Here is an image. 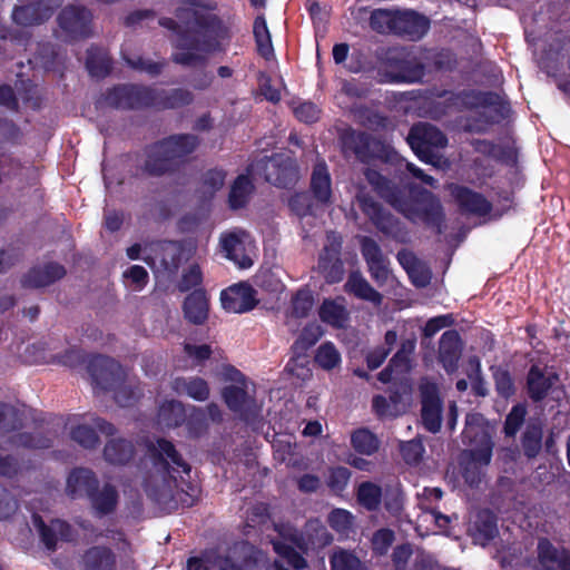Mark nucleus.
Wrapping results in <instances>:
<instances>
[{
    "mask_svg": "<svg viewBox=\"0 0 570 570\" xmlns=\"http://www.w3.org/2000/svg\"><path fill=\"white\" fill-rule=\"evenodd\" d=\"M279 538L273 539V548L277 554L275 570H301L306 568V560L295 550L303 552L322 549L333 541L332 534L320 520H309L303 533H298L291 524L275 525Z\"/></svg>",
    "mask_w": 570,
    "mask_h": 570,
    "instance_id": "nucleus-1",
    "label": "nucleus"
},
{
    "mask_svg": "<svg viewBox=\"0 0 570 570\" xmlns=\"http://www.w3.org/2000/svg\"><path fill=\"white\" fill-rule=\"evenodd\" d=\"M365 176L377 194L409 219L428 224H438L441 220V205L430 191L407 186L396 189L372 169H368Z\"/></svg>",
    "mask_w": 570,
    "mask_h": 570,
    "instance_id": "nucleus-2",
    "label": "nucleus"
},
{
    "mask_svg": "<svg viewBox=\"0 0 570 570\" xmlns=\"http://www.w3.org/2000/svg\"><path fill=\"white\" fill-rule=\"evenodd\" d=\"M147 454L153 464V472L146 480L147 494L158 503H168L173 498L175 478L173 472L188 473L189 465L180 458L174 445L166 440L147 445Z\"/></svg>",
    "mask_w": 570,
    "mask_h": 570,
    "instance_id": "nucleus-3",
    "label": "nucleus"
},
{
    "mask_svg": "<svg viewBox=\"0 0 570 570\" xmlns=\"http://www.w3.org/2000/svg\"><path fill=\"white\" fill-rule=\"evenodd\" d=\"M463 439L470 446L462 453L464 479L474 485L480 482L481 469L490 463L493 448L489 429L480 414L466 416Z\"/></svg>",
    "mask_w": 570,
    "mask_h": 570,
    "instance_id": "nucleus-4",
    "label": "nucleus"
},
{
    "mask_svg": "<svg viewBox=\"0 0 570 570\" xmlns=\"http://www.w3.org/2000/svg\"><path fill=\"white\" fill-rule=\"evenodd\" d=\"M197 145L193 135L171 136L151 147L145 168L151 175H160L194 151Z\"/></svg>",
    "mask_w": 570,
    "mask_h": 570,
    "instance_id": "nucleus-5",
    "label": "nucleus"
},
{
    "mask_svg": "<svg viewBox=\"0 0 570 570\" xmlns=\"http://www.w3.org/2000/svg\"><path fill=\"white\" fill-rule=\"evenodd\" d=\"M21 424L20 411L12 405L0 403V448L6 450L20 446L45 449L50 445V440L47 438L16 433Z\"/></svg>",
    "mask_w": 570,
    "mask_h": 570,
    "instance_id": "nucleus-6",
    "label": "nucleus"
},
{
    "mask_svg": "<svg viewBox=\"0 0 570 570\" xmlns=\"http://www.w3.org/2000/svg\"><path fill=\"white\" fill-rule=\"evenodd\" d=\"M407 142L421 160L440 168L446 165L439 150L446 146L448 140L434 126L424 122L413 126Z\"/></svg>",
    "mask_w": 570,
    "mask_h": 570,
    "instance_id": "nucleus-7",
    "label": "nucleus"
},
{
    "mask_svg": "<svg viewBox=\"0 0 570 570\" xmlns=\"http://www.w3.org/2000/svg\"><path fill=\"white\" fill-rule=\"evenodd\" d=\"M88 370L97 385L105 390H116L115 399L121 406L130 405L135 400V396L128 395L126 387L122 386L126 374L116 361L99 355L89 362Z\"/></svg>",
    "mask_w": 570,
    "mask_h": 570,
    "instance_id": "nucleus-8",
    "label": "nucleus"
},
{
    "mask_svg": "<svg viewBox=\"0 0 570 570\" xmlns=\"http://www.w3.org/2000/svg\"><path fill=\"white\" fill-rule=\"evenodd\" d=\"M248 174L254 178L261 177L281 187H286L297 179L296 165L287 154H277L253 163L248 168Z\"/></svg>",
    "mask_w": 570,
    "mask_h": 570,
    "instance_id": "nucleus-9",
    "label": "nucleus"
},
{
    "mask_svg": "<svg viewBox=\"0 0 570 570\" xmlns=\"http://www.w3.org/2000/svg\"><path fill=\"white\" fill-rule=\"evenodd\" d=\"M148 90L136 86H122L115 88L109 100L119 108H136L144 105H157L164 108H175L187 104L191 100V96L185 90H175L173 95L164 102H155L147 99Z\"/></svg>",
    "mask_w": 570,
    "mask_h": 570,
    "instance_id": "nucleus-10",
    "label": "nucleus"
},
{
    "mask_svg": "<svg viewBox=\"0 0 570 570\" xmlns=\"http://www.w3.org/2000/svg\"><path fill=\"white\" fill-rule=\"evenodd\" d=\"M227 374L234 383L223 390L224 401L232 411L245 416L257 407L253 396L254 385L234 367L228 368Z\"/></svg>",
    "mask_w": 570,
    "mask_h": 570,
    "instance_id": "nucleus-11",
    "label": "nucleus"
},
{
    "mask_svg": "<svg viewBox=\"0 0 570 570\" xmlns=\"http://www.w3.org/2000/svg\"><path fill=\"white\" fill-rule=\"evenodd\" d=\"M220 247L225 256L240 268H248L253 265L250 256L253 252V240L245 230L233 229L224 233L220 236Z\"/></svg>",
    "mask_w": 570,
    "mask_h": 570,
    "instance_id": "nucleus-12",
    "label": "nucleus"
},
{
    "mask_svg": "<svg viewBox=\"0 0 570 570\" xmlns=\"http://www.w3.org/2000/svg\"><path fill=\"white\" fill-rule=\"evenodd\" d=\"M443 492L439 488H425L421 494H419V508L421 513L417 517V530L425 525L426 532L431 529L430 523H434L436 528L443 530L450 523V518L436 511L435 503L441 500Z\"/></svg>",
    "mask_w": 570,
    "mask_h": 570,
    "instance_id": "nucleus-13",
    "label": "nucleus"
},
{
    "mask_svg": "<svg viewBox=\"0 0 570 570\" xmlns=\"http://www.w3.org/2000/svg\"><path fill=\"white\" fill-rule=\"evenodd\" d=\"M58 23L69 38H85L91 32V13L82 7H67L59 13Z\"/></svg>",
    "mask_w": 570,
    "mask_h": 570,
    "instance_id": "nucleus-14",
    "label": "nucleus"
},
{
    "mask_svg": "<svg viewBox=\"0 0 570 570\" xmlns=\"http://www.w3.org/2000/svg\"><path fill=\"white\" fill-rule=\"evenodd\" d=\"M220 302L227 312L246 313L257 304L256 292L248 284H235L222 292Z\"/></svg>",
    "mask_w": 570,
    "mask_h": 570,
    "instance_id": "nucleus-15",
    "label": "nucleus"
},
{
    "mask_svg": "<svg viewBox=\"0 0 570 570\" xmlns=\"http://www.w3.org/2000/svg\"><path fill=\"white\" fill-rule=\"evenodd\" d=\"M422 396V421L430 432H438L441 428V401L434 383L424 381L420 385Z\"/></svg>",
    "mask_w": 570,
    "mask_h": 570,
    "instance_id": "nucleus-16",
    "label": "nucleus"
},
{
    "mask_svg": "<svg viewBox=\"0 0 570 570\" xmlns=\"http://www.w3.org/2000/svg\"><path fill=\"white\" fill-rule=\"evenodd\" d=\"M537 570H570V553L541 539L538 543Z\"/></svg>",
    "mask_w": 570,
    "mask_h": 570,
    "instance_id": "nucleus-17",
    "label": "nucleus"
},
{
    "mask_svg": "<svg viewBox=\"0 0 570 570\" xmlns=\"http://www.w3.org/2000/svg\"><path fill=\"white\" fill-rule=\"evenodd\" d=\"M238 550L243 553H247L250 548L247 544L235 547L233 550V556L218 558L215 560L212 567H218L219 570H249L250 567L256 563V560L252 561L250 559H246L242 566H237L233 562V558ZM209 563H212V557L209 554H207L205 558H190L187 562V570H209Z\"/></svg>",
    "mask_w": 570,
    "mask_h": 570,
    "instance_id": "nucleus-18",
    "label": "nucleus"
},
{
    "mask_svg": "<svg viewBox=\"0 0 570 570\" xmlns=\"http://www.w3.org/2000/svg\"><path fill=\"white\" fill-rule=\"evenodd\" d=\"M429 20L414 11H396L394 33L406 36L412 40L422 38L429 30Z\"/></svg>",
    "mask_w": 570,
    "mask_h": 570,
    "instance_id": "nucleus-19",
    "label": "nucleus"
},
{
    "mask_svg": "<svg viewBox=\"0 0 570 570\" xmlns=\"http://www.w3.org/2000/svg\"><path fill=\"white\" fill-rule=\"evenodd\" d=\"M97 430L106 435H111L114 433V426L110 423L99 417H92L90 424L82 423L72 429L71 438L79 445L91 449L99 442L96 433Z\"/></svg>",
    "mask_w": 570,
    "mask_h": 570,
    "instance_id": "nucleus-20",
    "label": "nucleus"
},
{
    "mask_svg": "<svg viewBox=\"0 0 570 570\" xmlns=\"http://www.w3.org/2000/svg\"><path fill=\"white\" fill-rule=\"evenodd\" d=\"M468 531L475 543L485 546L498 534L495 517L488 510L478 512Z\"/></svg>",
    "mask_w": 570,
    "mask_h": 570,
    "instance_id": "nucleus-21",
    "label": "nucleus"
},
{
    "mask_svg": "<svg viewBox=\"0 0 570 570\" xmlns=\"http://www.w3.org/2000/svg\"><path fill=\"white\" fill-rule=\"evenodd\" d=\"M32 522L39 531L42 542L49 550L56 548L59 539L69 540L71 538L70 527L61 520H53L50 525H47L41 517L33 514Z\"/></svg>",
    "mask_w": 570,
    "mask_h": 570,
    "instance_id": "nucleus-22",
    "label": "nucleus"
},
{
    "mask_svg": "<svg viewBox=\"0 0 570 570\" xmlns=\"http://www.w3.org/2000/svg\"><path fill=\"white\" fill-rule=\"evenodd\" d=\"M159 246L163 252V264L168 269H176L180 262H187L197 255V246L193 242H166Z\"/></svg>",
    "mask_w": 570,
    "mask_h": 570,
    "instance_id": "nucleus-23",
    "label": "nucleus"
},
{
    "mask_svg": "<svg viewBox=\"0 0 570 570\" xmlns=\"http://www.w3.org/2000/svg\"><path fill=\"white\" fill-rule=\"evenodd\" d=\"M451 195L459 206L469 213L484 215L491 209L490 203L480 194L462 186H450Z\"/></svg>",
    "mask_w": 570,
    "mask_h": 570,
    "instance_id": "nucleus-24",
    "label": "nucleus"
},
{
    "mask_svg": "<svg viewBox=\"0 0 570 570\" xmlns=\"http://www.w3.org/2000/svg\"><path fill=\"white\" fill-rule=\"evenodd\" d=\"M461 356V342L458 332L448 331L440 340V361L448 373L458 368V361Z\"/></svg>",
    "mask_w": 570,
    "mask_h": 570,
    "instance_id": "nucleus-25",
    "label": "nucleus"
},
{
    "mask_svg": "<svg viewBox=\"0 0 570 570\" xmlns=\"http://www.w3.org/2000/svg\"><path fill=\"white\" fill-rule=\"evenodd\" d=\"M177 51L174 53L176 62L181 65H195L202 60L206 53L214 50L210 43H200L199 40L188 41L187 38H181L177 41Z\"/></svg>",
    "mask_w": 570,
    "mask_h": 570,
    "instance_id": "nucleus-26",
    "label": "nucleus"
},
{
    "mask_svg": "<svg viewBox=\"0 0 570 570\" xmlns=\"http://www.w3.org/2000/svg\"><path fill=\"white\" fill-rule=\"evenodd\" d=\"M397 261L406 271L412 283L417 287L426 286L431 281L430 268L416 256L407 250H402L397 254Z\"/></svg>",
    "mask_w": 570,
    "mask_h": 570,
    "instance_id": "nucleus-27",
    "label": "nucleus"
},
{
    "mask_svg": "<svg viewBox=\"0 0 570 570\" xmlns=\"http://www.w3.org/2000/svg\"><path fill=\"white\" fill-rule=\"evenodd\" d=\"M202 10L203 8L198 3L194 1H186L184 7L178 9V22H175L171 19H165L161 21V24L173 29H181L184 27L186 30H193L195 27L203 26Z\"/></svg>",
    "mask_w": 570,
    "mask_h": 570,
    "instance_id": "nucleus-28",
    "label": "nucleus"
},
{
    "mask_svg": "<svg viewBox=\"0 0 570 570\" xmlns=\"http://www.w3.org/2000/svg\"><path fill=\"white\" fill-rule=\"evenodd\" d=\"M97 485L94 473L87 469L73 470L67 480V493L72 498L90 497Z\"/></svg>",
    "mask_w": 570,
    "mask_h": 570,
    "instance_id": "nucleus-29",
    "label": "nucleus"
},
{
    "mask_svg": "<svg viewBox=\"0 0 570 570\" xmlns=\"http://www.w3.org/2000/svg\"><path fill=\"white\" fill-rule=\"evenodd\" d=\"M65 268L59 264H48L43 267L31 269L23 278L22 283L27 287H45L60 279L65 275Z\"/></svg>",
    "mask_w": 570,
    "mask_h": 570,
    "instance_id": "nucleus-30",
    "label": "nucleus"
},
{
    "mask_svg": "<svg viewBox=\"0 0 570 570\" xmlns=\"http://www.w3.org/2000/svg\"><path fill=\"white\" fill-rule=\"evenodd\" d=\"M357 203L363 213L372 220V223L382 232L391 233L393 228V218L385 214L381 206L370 196L360 193L356 197Z\"/></svg>",
    "mask_w": 570,
    "mask_h": 570,
    "instance_id": "nucleus-31",
    "label": "nucleus"
},
{
    "mask_svg": "<svg viewBox=\"0 0 570 570\" xmlns=\"http://www.w3.org/2000/svg\"><path fill=\"white\" fill-rule=\"evenodd\" d=\"M173 389L178 394H185L195 401L204 402L209 397L208 383L198 376L177 377L173 382Z\"/></svg>",
    "mask_w": 570,
    "mask_h": 570,
    "instance_id": "nucleus-32",
    "label": "nucleus"
},
{
    "mask_svg": "<svg viewBox=\"0 0 570 570\" xmlns=\"http://www.w3.org/2000/svg\"><path fill=\"white\" fill-rule=\"evenodd\" d=\"M558 376L551 372L543 373L539 367L532 366L528 374V390L530 396L539 401L557 383Z\"/></svg>",
    "mask_w": 570,
    "mask_h": 570,
    "instance_id": "nucleus-33",
    "label": "nucleus"
},
{
    "mask_svg": "<svg viewBox=\"0 0 570 570\" xmlns=\"http://www.w3.org/2000/svg\"><path fill=\"white\" fill-rule=\"evenodd\" d=\"M311 188L314 197L322 204H328L332 196L331 175L324 163H317L314 166Z\"/></svg>",
    "mask_w": 570,
    "mask_h": 570,
    "instance_id": "nucleus-34",
    "label": "nucleus"
},
{
    "mask_svg": "<svg viewBox=\"0 0 570 570\" xmlns=\"http://www.w3.org/2000/svg\"><path fill=\"white\" fill-rule=\"evenodd\" d=\"M318 316L322 322L337 328L343 327L348 320V313L342 298L324 299L320 306Z\"/></svg>",
    "mask_w": 570,
    "mask_h": 570,
    "instance_id": "nucleus-35",
    "label": "nucleus"
},
{
    "mask_svg": "<svg viewBox=\"0 0 570 570\" xmlns=\"http://www.w3.org/2000/svg\"><path fill=\"white\" fill-rule=\"evenodd\" d=\"M186 318L194 324H203L208 317V299L204 291L189 294L184 304Z\"/></svg>",
    "mask_w": 570,
    "mask_h": 570,
    "instance_id": "nucleus-36",
    "label": "nucleus"
},
{
    "mask_svg": "<svg viewBox=\"0 0 570 570\" xmlns=\"http://www.w3.org/2000/svg\"><path fill=\"white\" fill-rule=\"evenodd\" d=\"M52 9L42 3L17 7L12 13L16 23L21 26H33L49 19Z\"/></svg>",
    "mask_w": 570,
    "mask_h": 570,
    "instance_id": "nucleus-37",
    "label": "nucleus"
},
{
    "mask_svg": "<svg viewBox=\"0 0 570 570\" xmlns=\"http://www.w3.org/2000/svg\"><path fill=\"white\" fill-rule=\"evenodd\" d=\"M83 564L87 570H114L116 558L108 548L96 546L85 553Z\"/></svg>",
    "mask_w": 570,
    "mask_h": 570,
    "instance_id": "nucleus-38",
    "label": "nucleus"
},
{
    "mask_svg": "<svg viewBox=\"0 0 570 570\" xmlns=\"http://www.w3.org/2000/svg\"><path fill=\"white\" fill-rule=\"evenodd\" d=\"M132 453V445L124 439L110 440L104 449L105 459L111 464L127 463Z\"/></svg>",
    "mask_w": 570,
    "mask_h": 570,
    "instance_id": "nucleus-39",
    "label": "nucleus"
},
{
    "mask_svg": "<svg viewBox=\"0 0 570 570\" xmlns=\"http://www.w3.org/2000/svg\"><path fill=\"white\" fill-rule=\"evenodd\" d=\"M330 563L332 570H365V566L354 552L340 547L333 549Z\"/></svg>",
    "mask_w": 570,
    "mask_h": 570,
    "instance_id": "nucleus-40",
    "label": "nucleus"
},
{
    "mask_svg": "<svg viewBox=\"0 0 570 570\" xmlns=\"http://www.w3.org/2000/svg\"><path fill=\"white\" fill-rule=\"evenodd\" d=\"M345 286L348 292L360 298L370 301L374 304H380L382 301L381 294L372 288L371 285L357 273L351 274Z\"/></svg>",
    "mask_w": 570,
    "mask_h": 570,
    "instance_id": "nucleus-41",
    "label": "nucleus"
},
{
    "mask_svg": "<svg viewBox=\"0 0 570 570\" xmlns=\"http://www.w3.org/2000/svg\"><path fill=\"white\" fill-rule=\"evenodd\" d=\"M89 498L94 509L99 514L111 512L117 503V492L110 485H105L100 490L95 488Z\"/></svg>",
    "mask_w": 570,
    "mask_h": 570,
    "instance_id": "nucleus-42",
    "label": "nucleus"
},
{
    "mask_svg": "<svg viewBox=\"0 0 570 570\" xmlns=\"http://www.w3.org/2000/svg\"><path fill=\"white\" fill-rule=\"evenodd\" d=\"M206 415L214 422L222 419L220 410L215 403L208 404L205 410L194 407L188 422L189 429L193 433L198 434L206 429Z\"/></svg>",
    "mask_w": 570,
    "mask_h": 570,
    "instance_id": "nucleus-43",
    "label": "nucleus"
},
{
    "mask_svg": "<svg viewBox=\"0 0 570 570\" xmlns=\"http://www.w3.org/2000/svg\"><path fill=\"white\" fill-rule=\"evenodd\" d=\"M353 449L364 455H372L379 450L380 442L375 434L367 429H360L351 436Z\"/></svg>",
    "mask_w": 570,
    "mask_h": 570,
    "instance_id": "nucleus-44",
    "label": "nucleus"
},
{
    "mask_svg": "<svg viewBox=\"0 0 570 570\" xmlns=\"http://www.w3.org/2000/svg\"><path fill=\"white\" fill-rule=\"evenodd\" d=\"M354 515L345 509H335L327 517L330 527L345 538L354 532Z\"/></svg>",
    "mask_w": 570,
    "mask_h": 570,
    "instance_id": "nucleus-45",
    "label": "nucleus"
},
{
    "mask_svg": "<svg viewBox=\"0 0 570 570\" xmlns=\"http://www.w3.org/2000/svg\"><path fill=\"white\" fill-rule=\"evenodd\" d=\"M373 409L380 416H397L404 412L405 403L399 394L391 395L390 400L377 395L373 399Z\"/></svg>",
    "mask_w": 570,
    "mask_h": 570,
    "instance_id": "nucleus-46",
    "label": "nucleus"
},
{
    "mask_svg": "<svg viewBox=\"0 0 570 570\" xmlns=\"http://www.w3.org/2000/svg\"><path fill=\"white\" fill-rule=\"evenodd\" d=\"M315 362L325 371L338 367L342 358L341 353L332 342L321 344L315 354Z\"/></svg>",
    "mask_w": 570,
    "mask_h": 570,
    "instance_id": "nucleus-47",
    "label": "nucleus"
},
{
    "mask_svg": "<svg viewBox=\"0 0 570 570\" xmlns=\"http://www.w3.org/2000/svg\"><path fill=\"white\" fill-rule=\"evenodd\" d=\"M253 190V185L248 176L240 175L234 181L229 193V204L232 208L243 207Z\"/></svg>",
    "mask_w": 570,
    "mask_h": 570,
    "instance_id": "nucleus-48",
    "label": "nucleus"
},
{
    "mask_svg": "<svg viewBox=\"0 0 570 570\" xmlns=\"http://www.w3.org/2000/svg\"><path fill=\"white\" fill-rule=\"evenodd\" d=\"M254 36L257 43L258 52L269 58L274 55L271 35L264 17H257L254 21Z\"/></svg>",
    "mask_w": 570,
    "mask_h": 570,
    "instance_id": "nucleus-49",
    "label": "nucleus"
},
{
    "mask_svg": "<svg viewBox=\"0 0 570 570\" xmlns=\"http://www.w3.org/2000/svg\"><path fill=\"white\" fill-rule=\"evenodd\" d=\"M382 490L372 482L361 483L357 490V500L365 509L373 511L381 504Z\"/></svg>",
    "mask_w": 570,
    "mask_h": 570,
    "instance_id": "nucleus-50",
    "label": "nucleus"
},
{
    "mask_svg": "<svg viewBox=\"0 0 570 570\" xmlns=\"http://www.w3.org/2000/svg\"><path fill=\"white\" fill-rule=\"evenodd\" d=\"M396 23V11L377 9L371 13L370 26L379 33H394V24Z\"/></svg>",
    "mask_w": 570,
    "mask_h": 570,
    "instance_id": "nucleus-51",
    "label": "nucleus"
},
{
    "mask_svg": "<svg viewBox=\"0 0 570 570\" xmlns=\"http://www.w3.org/2000/svg\"><path fill=\"white\" fill-rule=\"evenodd\" d=\"M159 423L165 426H176L184 419V406L179 401L164 403L158 413Z\"/></svg>",
    "mask_w": 570,
    "mask_h": 570,
    "instance_id": "nucleus-52",
    "label": "nucleus"
},
{
    "mask_svg": "<svg viewBox=\"0 0 570 570\" xmlns=\"http://www.w3.org/2000/svg\"><path fill=\"white\" fill-rule=\"evenodd\" d=\"M409 357L404 352H399L392 360L390 365L379 374L382 383H389L396 379L397 375L407 372Z\"/></svg>",
    "mask_w": 570,
    "mask_h": 570,
    "instance_id": "nucleus-53",
    "label": "nucleus"
},
{
    "mask_svg": "<svg viewBox=\"0 0 570 570\" xmlns=\"http://www.w3.org/2000/svg\"><path fill=\"white\" fill-rule=\"evenodd\" d=\"M86 66L89 73L94 77H104L110 70V61L107 55L97 49L88 52Z\"/></svg>",
    "mask_w": 570,
    "mask_h": 570,
    "instance_id": "nucleus-54",
    "label": "nucleus"
},
{
    "mask_svg": "<svg viewBox=\"0 0 570 570\" xmlns=\"http://www.w3.org/2000/svg\"><path fill=\"white\" fill-rule=\"evenodd\" d=\"M314 305V297L309 289H298L292 297V316L305 317Z\"/></svg>",
    "mask_w": 570,
    "mask_h": 570,
    "instance_id": "nucleus-55",
    "label": "nucleus"
},
{
    "mask_svg": "<svg viewBox=\"0 0 570 570\" xmlns=\"http://www.w3.org/2000/svg\"><path fill=\"white\" fill-rule=\"evenodd\" d=\"M542 428L539 424L529 425L523 436V449L529 458L535 456L541 450Z\"/></svg>",
    "mask_w": 570,
    "mask_h": 570,
    "instance_id": "nucleus-56",
    "label": "nucleus"
},
{
    "mask_svg": "<svg viewBox=\"0 0 570 570\" xmlns=\"http://www.w3.org/2000/svg\"><path fill=\"white\" fill-rule=\"evenodd\" d=\"M323 335L321 325L316 323L308 324L304 327L301 336L295 342L296 348L306 350L314 345Z\"/></svg>",
    "mask_w": 570,
    "mask_h": 570,
    "instance_id": "nucleus-57",
    "label": "nucleus"
},
{
    "mask_svg": "<svg viewBox=\"0 0 570 570\" xmlns=\"http://www.w3.org/2000/svg\"><path fill=\"white\" fill-rule=\"evenodd\" d=\"M124 277L134 291H141L148 282L147 271L139 265H132L129 267L124 273Z\"/></svg>",
    "mask_w": 570,
    "mask_h": 570,
    "instance_id": "nucleus-58",
    "label": "nucleus"
},
{
    "mask_svg": "<svg viewBox=\"0 0 570 570\" xmlns=\"http://www.w3.org/2000/svg\"><path fill=\"white\" fill-rule=\"evenodd\" d=\"M184 352L186 356L196 364H202L204 361L208 360L213 353L210 345H197L190 342L184 344Z\"/></svg>",
    "mask_w": 570,
    "mask_h": 570,
    "instance_id": "nucleus-59",
    "label": "nucleus"
},
{
    "mask_svg": "<svg viewBox=\"0 0 570 570\" xmlns=\"http://www.w3.org/2000/svg\"><path fill=\"white\" fill-rule=\"evenodd\" d=\"M394 541V533L390 529L377 530L372 538L373 551L385 554Z\"/></svg>",
    "mask_w": 570,
    "mask_h": 570,
    "instance_id": "nucleus-60",
    "label": "nucleus"
},
{
    "mask_svg": "<svg viewBox=\"0 0 570 570\" xmlns=\"http://www.w3.org/2000/svg\"><path fill=\"white\" fill-rule=\"evenodd\" d=\"M351 478L348 469L338 466L330 471L327 484L334 492H342Z\"/></svg>",
    "mask_w": 570,
    "mask_h": 570,
    "instance_id": "nucleus-61",
    "label": "nucleus"
},
{
    "mask_svg": "<svg viewBox=\"0 0 570 570\" xmlns=\"http://www.w3.org/2000/svg\"><path fill=\"white\" fill-rule=\"evenodd\" d=\"M225 173L223 170L213 169L206 173L203 181V189L209 196L219 190L225 183Z\"/></svg>",
    "mask_w": 570,
    "mask_h": 570,
    "instance_id": "nucleus-62",
    "label": "nucleus"
},
{
    "mask_svg": "<svg viewBox=\"0 0 570 570\" xmlns=\"http://www.w3.org/2000/svg\"><path fill=\"white\" fill-rule=\"evenodd\" d=\"M423 452L424 448L419 440H411L401 444L402 456L410 464L417 463Z\"/></svg>",
    "mask_w": 570,
    "mask_h": 570,
    "instance_id": "nucleus-63",
    "label": "nucleus"
},
{
    "mask_svg": "<svg viewBox=\"0 0 570 570\" xmlns=\"http://www.w3.org/2000/svg\"><path fill=\"white\" fill-rule=\"evenodd\" d=\"M296 118L304 122H314L320 118V109L309 101L297 104L293 109Z\"/></svg>",
    "mask_w": 570,
    "mask_h": 570,
    "instance_id": "nucleus-64",
    "label": "nucleus"
}]
</instances>
